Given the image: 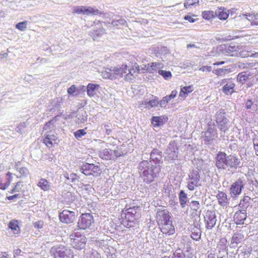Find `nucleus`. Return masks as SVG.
<instances>
[{"label":"nucleus","mask_w":258,"mask_h":258,"mask_svg":"<svg viewBox=\"0 0 258 258\" xmlns=\"http://www.w3.org/2000/svg\"><path fill=\"white\" fill-rule=\"evenodd\" d=\"M138 168L144 182L149 184L155 180L161 171V166L151 160H143L139 163Z\"/></svg>","instance_id":"obj_1"},{"label":"nucleus","mask_w":258,"mask_h":258,"mask_svg":"<svg viewBox=\"0 0 258 258\" xmlns=\"http://www.w3.org/2000/svg\"><path fill=\"white\" fill-rule=\"evenodd\" d=\"M141 216L140 207L138 206L127 208L126 205L121 213L123 223L128 228L133 227L138 222Z\"/></svg>","instance_id":"obj_2"},{"label":"nucleus","mask_w":258,"mask_h":258,"mask_svg":"<svg viewBox=\"0 0 258 258\" xmlns=\"http://www.w3.org/2000/svg\"><path fill=\"white\" fill-rule=\"evenodd\" d=\"M127 69L128 66L126 64H122L120 67L106 68L102 72V76L106 79H115L117 77H122L127 73Z\"/></svg>","instance_id":"obj_3"},{"label":"nucleus","mask_w":258,"mask_h":258,"mask_svg":"<svg viewBox=\"0 0 258 258\" xmlns=\"http://www.w3.org/2000/svg\"><path fill=\"white\" fill-rule=\"evenodd\" d=\"M50 252L54 258H73V251L69 248L62 245H55L51 247Z\"/></svg>","instance_id":"obj_4"},{"label":"nucleus","mask_w":258,"mask_h":258,"mask_svg":"<svg viewBox=\"0 0 258 258\" xmlns=\"http://www.w3.org/2000/svg\"><path fill=\"white\" fill-rule=\"evenodd\" d=\"M71 244L75 249H82L85 247L87 238L80 232H74L70 235Z\"/></svg>","instance_id":"obj_5"},{"label":"nucleus","mask_w":258,"mask_h":258,"mask_svg":"<svg viewBox=\"0 0 258 258\" xmlns=\"http://www.w3.org/2000/svg\"><path fill=\"white\" fill-rule=\"evenodd\" d=\"M80 171L86 176L93 177L99 176L102 172L101 169L99 165L88 163H85L81 166Z\"/></svg>","instance_id":"obj_6"},{"label":"nucleus","mask_w":258,"mask_h":258,"mask_svg":"<svg viewBox=\"0 0 258 258\" xmlns=\"http://www.w3.org/2000/svg\"><path fill=\"white\" fill-rule=\"evenodd\" d=\"M94 223V219L91 213H83L78 219L77 227L79 229L86 230L89 229Z\"/></svg>","instance_id":"obj_7"},{"label":"nucleus","mask_w":258,"mask_h":258,"mask_svg":"<svg viewBox=\"0 0 258 258\" xmlns=\"http://www.w3.org/2000/svg\"><path fill=\"white\" fill-rule=\"evenodd\" d=\"M204 221L207 229H212L217 222L216 212L213 210H208L204 214Z\"/></svg>","instance_id":"obj_8"},{"label":"nucleus","mask_w":258,"mask_h":258,"mask_svg":"<svg viewBox=\"0 0 258 258\" xmlns=\"http://www.w3.org/2000/svg\"><path fill=\"white\" fill-rule=\"evenodd\" d=\"M200 175L197 171L190 173L187 179V187L189 190H194L197 187L202 185L200 182Z\"/></svg>","instance_id":"obj_9"},{"label":"nucleus","mask_w":258,"mask_h":258,"mask_svg":"<svg viewBox=\"0 0 258 258\" xmlns=\"http://www.w3.org/2000/svg\"><path fill=\"white\" fill-rule=\"evenodd\" d=\"M58 142V137L55 131L47 132L43 140V143L48 148H52Z\"/></svg>","instance_id":"obj_10"},{"label":"nucleus","mask_w":258,"mask_h":258,"mask_svg":"<svg viewBox=\"0 0 258 258\" xmlns=\"http://www.w3.org/2000/svg\"><path fill=\"white\" fill-rule=\"evenodd\" d=\"M155 218L158 226L171 221L170 213L166 209H158L157 211Z\"/></svg>","instance_id":"obj_11"},{"label":"nucleus","mask_w":258,"mask_h":258,"mask_svg":"<svg viewBox=\"0 0 258 258\" xmlns=\"http://www.w3.org/2000/svg\"><path fill=\"white\" fill-rule=\"evenodd\" d=\"M218 84L220 86L224 85L222 91L225 94H232L234 92V89L235 84L231 78L223 79L219 81Z\"/></svg>","instance_id":"obj_12"},{"label":"nucleus","mask_w":258,"mask_h":258,"mask_svg":"<svg viewBox=\"0 0 258 258\" xmlns=\"http://www.w3.org/2000/svg\"><path fill=\"white\" fill-rule=\"evenodd\" d=\"M75 219V213L73 211L64 210L59 214V219L63 223H72L74 221Z\"/></svg>","instance_id":"obj_13"},{"label":"nucleus","mask_w":258,"mask_h":258,"mask_svg":"<svg viewBox=\"0 0 258 258\" xmlns=\"http://www.w3.org/2000/svg\"><path fill=\"white\" fill-rule=\"evenodd\" d=\"M244 184L243 180L239 178L234 182L230 188V194L231 197H236L241 192Z\"/></svg>","instance_id":"obj_14"},{"label":"nucleus","mask_w":258,"mask_h":258,"mask_svg":"<svg viewBox=\"0 0 258 258\" xmlns=\"http://www.w3.org/2000/svg\"><path fill=\"white\" fill-rule=\"evenodd\" d=\"M227 155L225 152H219L216 157V165L218 169H225L227 168Z\"/></svg>","instance_id":"obj_15"},{"label":"nucleus","mask_w":258,"mask_h":258,"mask_svg":"<svg viewBox=\"0 0 258 258\" xmlns=\"http://www.w3.org/2000/svg\"><path fill=\"white\" fill-rule=\"evenodd\" d=\"M15 175L14 174L8 172L5 176H0V189L2 190L7 189L13 181Z\"/></svg>","instance_id":"obj_16"},{"label":"nucleus","mask_w":258,"mask_h":258,"mask_svg":"<svg viewBox=\"0 0 258 258\" xmlns=\"http://www.w3.org/2000/svg\"><path fill=\"white\" fill-rule=\"evenodd\" d=\"M162 234L165 236H170L175 233V230L172 221H169L158 226Z\"/></svg>","instance_id":"obj_17"},{"label":"nucleus","mask_w":258,"mask_h":258,"mask_svg":"<svg viewBox=\"0 0 258 258\" xmlns=\"http://www.w3.org/2000/svg\"><path fill=\"white\" fill-rule=\"evenodd\" d=\"M127 70L128 73L124 76V80L126 81H132L140 72V67L136 62L131 68H128Z\"/></svg>","instance_id":"obj_18"},{"label":"nucleus","mask_w":258,"mask_h":258,"mask_svg":"<svg viewBox=\"0 0 258 258\" xmlns=\"http://www.w3.org/2000/svg\"><path fill=\"white\" fill-rule=\"evenodd\" d=\"M246 218L247 213L246 211L239 210L235 213L233 219L236 224H242Z\"/></svg>","instance_id":"obj_19"},{"label":"nucleus","mask_w":258,"mask_h":258,"mask_svg":"<svg viewBox=\"0 0 258 258\" xmlns=\"http://www.w3.org/2000/svg\"><path fill=\"white\" fill-rule=\"evenodd\" d=\"M216 137V130L212 129V128H209L207 131L204 133L203 139L207 144H209V143L213 141Z\"/></svg>","instance_id":"obj_20"},{"label":"nucleus","mask_w":258,"mask_h":258,"mask_svg":"<svg viewBox=\"0 0 258 258\" xmlns=\"http://www.w3.org/2000/svg\"><path fill=\"white\" fill-rule=\"evenodd\" d=\"M227 168H236L240 163L239 159L232 155L227 156Z\"/></svg>","instance_id":"obj_21"},{"label":"nucleus","mask_w":258,"mask_h":258,"mask_svg":"<svg viewBox=\"0 0 258 258\" xmlns=\"http://www.w3.org/2000/svg\"><path fill=\"white\" fill-rule=\"evenodd\" d=\"M106 13L93 7L85 6V15L86 16H105Z\"/></svg>","instance_id":"obj_22"},{"label":"nucleus","mask_w":258,"mask_h":258,"mask_svg":"<svg viewBox=\"0 0 258 258\" xmlns=\"http://www.w3.org/2000/svg\"><path fill=\"white\" fill-rule=\"evenodd\" d=\"M161 63L159 62H150L145 65V69H142L145 71L146 72L153 74L157 71L160 68Z\"/></svg>","instance_id":"obj_23"},{"label":"nucleus","mask_w":258,"mask_h":258,"mask_svg":"<svg viewBox=\"0 0 258 258\" xmlns=\"http://www.w3.org/2000/svg\"><path fill=\"white\" fill-rule=\"evenodd\" d=\"M159 104H160V102H159L158 98L157 97H155L154 99L149 101H142L140 102L139 107H142L144 106L145 108L149 109L151 108L158 106Z\"/></svg>","instance_id":"obj_24"},{"label":"nucleus","mask_w":258,"mask_h":258,"mask_svg":"<svg viewBox=\"0 0 258 258\" xmlns=\"http://www.w3.org/2000/svg\"><path fill=\"white\" fill-rule=\"evenodd\" d=\"M162 152L157 149H154L150 154L149 160H151L154 163L159 164L162 158Z\"/></svg>","instance_id":"obj_25"},{"label":"nucleus","mask_w":258,"mask_h":258,"mask_svg":"<svg viewBox=\"0 0 258 258\" xmlns=\"http://www.w3.org/2000/svg\"><path fill=\"white\" fill-rule=\"evenodd\" d=\"M168 120L166 116H153L152 118L151 123L152 125L156 126H159L164 124Z\"/></svg>","instance_id":"obj_26"},{"label":"nucleus","mask_w":258,"mask_h":258,"mask_svg":"<svg viewBox=\"0 0 258 258\" xmlns=\"http://www.w3.org/2000/svg\"><path fill=\"white\" fill-rule=\"evenodd\" d=\"M99 156L102 159L113 160L112 150L110 149H104L101 150L99 153Z\"/></svg>","instance_id":"obj_27"},{"label":"nucleus","mask_w":258,"mask_h":258,"mask_svg":"<svg viewBox=\"0 0 258 258\" xmlns=\"http://www.w3.org/2000/svg\"><path fill=\"white\" fill-rule=\"evenodd\" d=\"M218 203L221 206L224 207L227 205L228 201L227 195L223 191H219L216 196Z\"/></svg>","instance_id":"obj_28"},{"label":"nucleus","mask_w":258,"mask_h":258,"mask_svg":"<svg viewBox=\"0 0 258 258\" xmlns=\"http://www.w3.org/2000/svg\"><path fill=\"white\" fill-rule=\"evenodd\" d=\"M37 185L44 191H48L51 189V183L47 179L43 178L39 179Z\"/></svg>","instance_id":"obj_29"},{"label":"nucleus","mask_w":258,"mask_h":258,"mask_svg":"<svg viewBox=\"0 0 258 258\" xmlns=\"http://www.w3.org/2000/svg\"><path fill=\"white\" fill-rule=\"evenodd\" d=\"M194 87L192 85L188 86L181 87L179 96L180 97L185 98L188 94L194 91Z\"/></svg>","instance_id":"obj_30"},{"label":"nucleus","mask_w":258,"mask_h":258,"mask_svg":"<svg viewBox=\"0 0 258 258\" xmlns=\"http://www.w3.org/2000/svg\"><path fill=\"white\" fill-rule=\"evenodd\" d=\"M250 76V74H248L246 72H242L238 74L237 81L240 83L244 84L248 81Z\"/></svg>","instance_id":"obj_31"},{"label":"nucleus","mask_w":258,"mask_h":258,"mask_svg":"<svg viewBox=\"0 0 258 258\" xmlns=\"http://www.w3.org/2000/svg\"><path fill=\"white\" fill-rule=\"evenodd\" d=\"M9 228H10L15 234H19L20 233V228L18 225V221L12 220L9 223Z\"/></svg>","instance_id":"obj_32"},{"label":"nucleus","mask_w":258,"mask_h":258,"mask_svg":"<svg viewBox=\"0 0 258 258\" xmlns=\"http://www.w3.org/2000/svg\"><path fill=\"white\" fill-rule=\"evenodd\" d=\"M216 16L221 20H225L229 17V12L225 8L220 7L216 12Z\"/></svg>","instance_id":"obj_33"},{"label":"nucleus","mask_w":258,"mask_h":258,"mask_svg":"<svg viewBox=\"0 0 258 258\" xmlns=\"http://www.w3.org/2000/svg\"><path fill=\"white\" fill-rule=\"evenodd\" d=\"M99 88V85L98 84L89 83L87 87V95L91 97L94 96L96 94L95 91L98 90Z\"/></svg>","instance_id":"obj_34"},{"label":"nucleus","mask_w":258,"mask_h":258,"mask_svg":"<svg viewBox=\"0 0 258 258\" xmlns=\"http://www.w3.org/2000/svg\"><path fill=\"white\" fill-rule=\"evenodd\" d=\"M177 93V92L176 90H173L169 95L164 97L160 101V105H165L170 100L176 97Z\"/></svg>","instance_id":"obj_35"},{"label":"nucleus","mask_w":258,"mask_h":258,"mask_svg":"<svg viewBox=\"0 0 258 258\" xmlns=\"http://www.w3.org/2000/svg\"><path fill=\"white\" fill-rule=\"evenodd\" d=\"M122 146H117L116 149L114 150H112L113 160H116L117 158L123 156L126 154V152H124L122 150Z\"/></svg>","instance_id":"obj_36"},{"label":"nucleus","mask_w":258,"mask_h":258,"mask_svg":"<svg viewBox=\"0 0 258 258\" xmlns=\"http://www.w3.org/2000/svg\"><path fill=\"white\" fill-rule=\"evenodd\" d=\"M244 238L243 234L240 233H235L231 238V243L232 244L237 245L240 243Z\"/></svg>","instance_id":"obj_37"},{"label":"nucleus","mask_w":258,"mask_h":258,"mask_svg":"<svg viewBox=\"0 0 258 258\" xmlns=\"http://www.w3.org/2000/svg\"><path fill=\"white\" fill-rule=\"evenodd\" d=\"M202 18L206 20H210L216 17V12L213 11H204L202 13Z\"/></svg>","instance_id":"obj_38"},{"label":"nucleus","mask_w":258,"mask_h":258,"mask_svg":"<svg viewBox=\"0 0 258 258\" xmlns=\"http://www.w3.org/2000/svg\"><path fill=\"white\" fill-rule=\"evenodd\" d=\"M189 209L191 214L197 215V211L200 209V203L197 201H192L189 205Z\"/></svg>","instance_id":"obj_39"},{"label":"nucleus","mask_w":258,"mask_h":258,"mask_svg":"<svg viewBox=\"0 0 258 258\" xmlns=\"http://www.w3.org/2000/svg\"><path fill=\"white\" fill-rule=\"evenodd\" d=\"M179 200L181 207L184 208L187 202V197L183 190H181L179 192Z\"/></svg>","instance_id":"obj_40"},{"label":"nucleus","mask_w":258,"mask_h":258,"mask_svg":"<svg viewBox=\"0 0 258 258\" xmlns=\"http://www.w3.org/2000/svg\"><path fill=\"white\" fill-rule=\"evenodd\" d=\"M251 198L247 196H244L242 200H240L239 206L242 209H246L249 205Z\"/></svg>","instance_id":"obj_41"},{"label":"nucleus","mask_w":258,"mask_h":258,"mask_svg":"<svg viewBox=\"0 0 258 258\" xmlns=\"http://www.w3.org/2000/svg\"><path fill=\"white\" fill-rule=\"evenodd\" d=\"M192 239L198 241L201 239V231L200 229L195 227L192 229L190 235Z\"/></svg>","instance_id":"obj_42"},{"label":"nucleus","mask_w":258,"mask_h":258,"mask_svg":"<svg viewBox=\"0 0 258 258\" xmlns=\"http://www.w3.org/2000/svg\"><path fill=\"white\" fill-rule=\"evenodd\" d=\"M161 258H185L183 252L180 249L175 250L171 256L165 255Z\"/></svg>","instance_id":"obj_43"},{"label":"nucleus","mask_w":258,"mask_h":258,"mask_svg":"<svg viewBox=\"0 0 258 258\" xmlns=\"http://www.w3.org/2000/svg\"><path fill=\"white\" fill-rule=\"evenodd\" d=\"M227 120V118L224 116V113L221 111L217 112L215 116V121L217 124L221 123L224 120Z\"/></svg>","instance_id":"obj_44"},{"label":"nucleus","mask_w":258,"mask_h":258,"mask_svg":"<svg viewBox=\"0 0 258 258\" xmlns=\"http://www.w3.org/2000/svg\"><path fill=\"white\" fill-rule=\"evenodd\" d=\"M87 129V127H86L83 129H80L77 131H76L74 133V137L77 139H79L81 138L83 136L86 135L87 133L86 132V130Z\"/></svg>","instance_id":"obj_45"},{"label":"nucleus","mask_w":258,"mask_h":258,"mask_svg":"<svg viewBox=\"0 0 258 258\" xmlns=\"http://www.w3.org/2000/svg\"><path fill=\"white\" fill-rule=\"evenodd\" d=\"M126 24L125 20L123 18H119L118 20H113L111 22V24L113 27H119L120 26L124 25Z\"/></svg>","instance_id":"obj_46"},{"label":"nucleus","mask_w":258,"mask_h":258,"mask_svg":"<svg viewBox=\"0 0 258 258\" xmlns=\"http://www.w3.org/2000/svg\"><path fill=\"white\" fill-rule=\"evenodd\" d=\"M73 12L75 14H82L85 15V6H78L73 8Z\"/></svg>","instance_id":"obj_47"},{"label":"nucleus","mask_w":258,"mask_h":258,"mask_svg":"<svg viewBox=\"0 0 258 258\" xmlns=\"http://www.w3.org/2000/svg\"><path fill=\"white\" fill-rule=\"evenodd\" d=\"M158 74L162 76L165 80H169L172 77V73L170 71H167L164 70H159Z\"/></svg>","instance_id":"obj_48"},{"label":"nucleus","mask_w":258,"mask_h":258,"mask_svg":"<svg viewBox=\"0 0 258 258\" xmlns=\"http://www.w3.org/2000/svg\"><path fill=\"white\" fill-rule=\"evenodd\" d=\"M55 125L54 123V121L53 120H50L49 121L47 122L43 127V130H55Z\"/></svg>","instance_id":"obj_49"},{"label":"nucleus","mask_w":258,"mask_h":258,"mask_svg":"<svg viewBox=\"0 0 258 258\" xmlns=\"http://www.w3.org/2000/svg\"><path fill=\"white\" fill-rule=\"evenodd\" d=\"M229 72L228 69L221 68L215 70L214 73L217 76H222Z\"/></svg>","instance_id":"obj_50"},{"label":"nucleus","mask_w":258,"mask_h":258,"mask_svg":"<svg viewBox=\"0 0 258 258\" xmlns=\"http://www.w3.org/2000/svg\"><path fill=\"white\" fill-rule=\"evenodd\" d=\"M196 5H199V0H197V2H194L193 0H186L184 3V7L185 9H188Z\"/></svg>","instance_id":"obj_51"},{"label":"nucleus","mask_w":258,"mask_h":258,"mask_svg":"<svg viewBox=\"0 0 258 258\" xmlns=\"http://www.w3.org/2000/svg\"><path fill=\"white\" fill-rule=\"evenodd\" d=\"M196 16H197L196 15L189 13L184 16V19L186 21H188L189 23H193L197 20V19L194 18V17Z\"/></svg>","instance_id":"obj_52"},{"label":"nucleus","mask_w":258,"mask_h":258,"mask_svg":"<svg viewBox=\"0 0 258 258\" xmlns=\"http://www.w3.org/2000/svg\"><path fill=\"white\" fill-rule=\"evenodd\" d=\"M27 24V21L19 22L16 25V28L21 31H23L26 29Z\"/></svg>","instance_id":"obj_53"},{"label":"nucleus","mask_w":258,"mask_h":258,"mask_svg":"<svg viewBox=\"0 0 258 258\" xmlns=\"http://www.w3.org/2000/svg\"><path fill=\"white\" fill-rule=\"evenodd\" d=\"M44 222L43 220H38L33 223V226L35 229H42L43 228Z\"/></svg>","instance_id":"obj_54"},{"label":"nucleus","mask_w":258,"mask_h":258,"mask_svg":"<svg viewBox=\"0 0 258 258\" xmlns=\"http://www.w3.org/2000/svg\"><path fill=\"white\" fill-rule=\"evenodd\" d=\"M23 185L22 184V182L21 181L17 182L14 186L13 187V188L11 190L10 192L11 194H13L16 192H18L21 189V187Z\"/></svg>","instance_id":"obj_55"},{"label":"nucleus","mask_w":258,"mask_h":258,"mask_svg":"<svg viewBox=\"0 0 258 258\" xmlns=\"http://www.w3.org/2000/svg\"><path fill=\"white\" fill-rule=\"evenodd\" d=\"M227 122L228 120L227 119L226 120H224V121L222 122L221 123L217 124L219 126V128L221 131L225 132L226 131L228 130V127L227 125Z\"/></svg>","instance_id":"obj_56"},{"label":"nucleus","mask_w":258,"mask_h":258,"mask_svg":"<svg viewBox=\"0 0 258 258\" xmlns=\"http://www.w3.org/2000/svg\"><path fill=\"white\" fill-rule=\"evenodd\" d=\"M105 29L103 28H101L100 29L94 30L92 32V34L93 36H100L102 35H103L105 33Z\"/></svg>","instance_id":"obj_57"},{"label":"nucleus","mask_w":258,"mask_h":258,"mask_svg":"<svg viewBox=\"0 0 258 258\" xmlns=\"http://www.w3.org/2000/svg\"><path fill=\"white\" fill-rule=\"evenodd\" d=\"M227 243V239L225 237H222L220 239L219 243H218V246L220 247L221 248H223L226 247V245Z\"/></svg>","instance_id":"obj_58"},{"label":"nucleus","mask_w":258,"mask_h":258,"mask_svg":"<svg viewBox=\"0 0 258 258\" xmlns=\"http://www.w3.org/2000/svg\"><path fill=\"white\" fill-rule=\"evenodd\" d=\"M87 258H101L100 254L97 251H92L88 253Z\"/></svg>","instance_id":"obj_59"},{"label":"nucleus","mask_w":258,"mask_h":258,"mask_svg":"<svg viewBox=\"0 0 258 258\" xmlns=\"http://www.w3.org/2000/svg\"><path fill=\"white\" fill-rule=\"evenodd\" d=\"M19 172L23 176H27L29 174V170L26 167H22L20 169Z\"/></svg>","instance_id":"obj_60"},{"label":"nucleus","mask_w":258,"mask_h":258,"mask_svg":"<svg viewBox=\"0 0 258 258\" xmlns=\"http://www.w3.org/2000/svg\"><path fill=\"white\" fill-rule=\"evenodd\" d=\"M76 87L75 85H72L68 89V93L70 95H73L76 91Z\"/></svg>","instance_id":"obj_61"},{"label":"nucleus","mask_w":258,"mask_h":258,"mask_svg":"<svg viewBox=\"0 0 258 258\" xmlns=\"http://www.w3.org/2000/svg\"><path fill=\"white\" fill-rule=\"evenodd\" d=\"M199 70L202 72H210L212 71V68L210 66H203L200 68Z\"/></svg>","instance_id":"obj_62"},{"label":"nucleus","mask_w":258,"mask_h":258,"mask_svg":"<svg viewBox=\"0 0 258 258\" xmlns=\"http://www.w3.org/2000/svg\"><path fill=\"white\" fill-rule=\"evenodd\" d=\"M253 142L255 154L258 156V139H253Z\"/></svg>","instance_id":"obj_63"},{"label":"nucleus","mask_w":258,"mask_h":258,"mask_svg":"<svg viewBox=\"0 0 258 258\" xmlns=\"http://www.w3.org/2000/svg\"><path fill=\"white\" fill-rule=\"evenodd\" d=\"M253 103L251 100L248 99L246 101L245 108L247 109H250L251 106L253 105Z\"/></svg>","instance_id":"obj_64"}]
</instances>
